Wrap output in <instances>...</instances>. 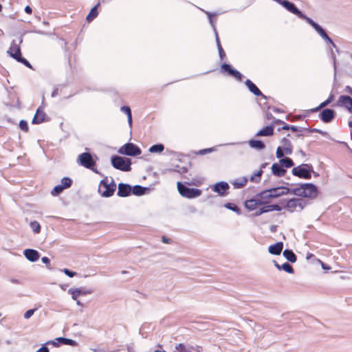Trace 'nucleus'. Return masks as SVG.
<instances>
[{
	"instance_id": "obj_48",
	"label": "nucleus",
	"mask_w": 352,
	"mask_h": 352,
	"mask_svg": "<svg viewBox=\"0 0 352 352\" xmlns=\"http://www.w3.org/2000/svg\"><path fill=\"white\" fill-rule=\"evenodd\" d=\"M270 207H272V211L273 210L280 211L282 210V208H283V207H281V206H280L279 205H277V204L270 205Z\"/></svg>"
},
{
	"instance_id": "obj_39",
	"label": "nucleus",
	"mask_w": 352,
	"mask_h": 352,
	"mask_svg": "<svg viewBox=\"0 0 352 352\" xmlns=\"http://www.w3.org/2000/svg\"><path fill=\"white\" fill-rule=\"evenodd\" d=\"M281 269L289 274H293L294 272L292 266L290 264H289L288 263H283L281 265Z\"/></svg>"
},
{
	"instance_id": "obj_55",
	"label": "nucleus",
	"mask_w": 352,
	"mask_h": 352,
	"mask_svg": "<svg viewBox=\"0 0 352 352\" xmlns=\"http://www.w3.org/2000/svg\"><path fill=\"white\" fill-rule=\"evenodd\" d=\"M282 129L283 130H289V125H288L287 124H285L283 126Z\"/></svg>"
},
{
	"instance_id": "obj_9",
	"label": "nucleus",
	"mask_w": 352,
	"mask_h": 352,
	"mask_svg": "<svg viewBox=\"0 0 352 352\" xmlns=\"http://www.w3.org/2000/svg\"><path fill=\"white\" fill-rule=\"evenodd\" d=\"M293 152V146L290 140L286 138L281 140V146L276 149V155L277 158L280 159L285 155H291Z\"/></svg>"
},
{
	"instance_id": "obj_5",
	"label": "nucleus",
	"mask_w": 352,
	"mask_h": 352,
	"mask_svg": "<svg viewBox=\"0 0 352 352\" xmlns=\"http://www.w3.org/2000/svg\"><path fill=\"white\" fill-rule=\"evenodd\" d=\"M8 53L16 61L23 64L29 68H32L31 64L25 58L22 57L20 47L14 41L11 43V45L8 50Z\"/></svg>"
},
{
	"instance_id": "obj_60",
	"label": "nucleus",
	"mask_w": 352,
	"mask_h": 352,
	"mask_svg": "<svg viewBox=\"0 0 352 352\" xmlns=\"http://www.w3.org/2000/svg\"><path fill=\"white\" fill-rule=\"evenodd\" d=\"M162 240H163V241H164V242H165V243H167V242H168V241H166V239H165V236H163V237H162Z\"/></svg>"
},
{
	"instance_id": "obj_27",
	"label": "nucleus",
	"mask_w": 352,
	"mask_h": 352,
	"mask_svg": "<svg viewBox=\"0 0 352 352\" xmlns=\"http://www.w3.org/2000/svg\"><path fill=\"white\" fill-rule=\"evenodd\" d=\"M283 256L285 258L291 263H295L296 261V256L292 250H285L283 251Z\"/></svg>"
},
{
	"instance_id": "obj_61",
	"label": "nucleus",
	"mask_w": 352,
	"mask_h": 352,
	"mask_svg": "<svg viewBox=\"0 0 352 352\" xmlns=\"http://www.w3.org/2000/svg\"><path fill=\"white\" fill-rule=\"evenodd\" d=\"M201 153H206L207 152V150H203L200 151Z\"/></svg>"
},
{
	"instance_id": "obj_16",
	"label": "nucleus",
	"mask_w": 352,
	"mask_h": 352,
	"mask_svg": "<svg viewBox=\"0 0 352 352\" xmlns=\"http://www.w3.org/2000/svg\"><path fill=\"white\" fill-rule=\"evenodd\" d=\"M335 116V112L330 109H325L320 114V119L325 123L330 122Z\"/></svg>"
},
{
	"instance_id": "obj_53",
	"label": "nucleus",
	"mask_w": 352,
	"mask_h": 352,
	"mask_svg": "<svg viewBox=\"0 0 352 352\" xmlns=\"http://www.w3.org/2000/svg\"><path fill=\"white\" fill-rule=\"evenodd\" d=\"M289 130H291L293 132H296V131H298V128L296 126H289Z\"/></svg>"
},
{
	"instance_id": "obj_7",
	"label": "nucleus",
	"mask_w": 352,
	"mask_h": 352,
	"mask_svg": "<svg viewBox=\"0 0 352 352\" xmlns=\"http://www.w3.org/2000/svg\"><path fill=\"white\" fill-rule=\"evenodd\" d=\"M311 171H313V167L311 164H302L293 168L292 173L299 178L310 179L311 177Z\"/></svg>"
},
{
	"instance_id": "obj_25",
	"label": "nucleus",
	"mask_w": 352,
	"mask_h": 352,
	"mask_svg": "<svg viewBox=\"0 0 352 352\" xmlns=\"http://www.w3.org/2000/svg\"><path fill=\"white\" fill-rule=\"evenodd\" d=\"M261 204V202L260 201L255 199H250L246 201L245 203V208L251 211L256 210Z\"/></svg>"
},
{
	"instance_id": "obj_24",
	"label": "nucleus",
	"mask_w": 352,
	"mask_h": 352,
	"mask_svg": "<svg viewBox=\"0 0 352 352\" xmlns=\"http://www.w3.org/2000/svg\"><path fill=\"white\" fill-rule=\"evenodd\" d=\"M274 134V128L272 126H266L257 132V136H271Z\"/></svg>"
},
{
	"instance_id": "obj_38",
	"label": "nucleus",
	"mask_w": 352,
	"mask_h": 352,
	"mask_svg": "<svg viewBox=\"0 0 352 352\" xmlns=\"http://www.w3.org/2000/svg\"><path fill=\"white\" fill-rule=\"evenodd\" d=\"M263 174L262 170L257 171L254 175L250 177V180L254 182H259L261 175Z\"/></svg>"
},
{
	"instance_id": "obj_12",
	"label": "nucleus",
	"mask_w": 352,
	"mask_h": 352,
	"mask_svg": "<svg viewBox=\"0 0 352 352\" xmlns=\"http://www.w3.org/2000/svg\"><path fill=\"white\" fill-rule=\"evenodd\" d=\"M336 105L344 107L352 113V98L349 96H341L338 98Z\"/></svg>"
},
{
	"instance_id": "obj_4",
	"label": "nucleus",
	"mask_w": 352,
	"mask_h": 352,
	"mask_svg": "<svg viewBox=\"0 0 352 352\" xmlns=\"http://www.w3.org/2000/svg\"><path fill=\"white\" fill-rule=\"evenodd\" d=\"M77 163L88 169L91 170L98 173L96 161L93 159L92 155L89 153H82L80 154L76 160Z\"/></svg>"
},
{
	"instance_id": "obj_13",
	"label": "nucleus",
	"mask_w": 352,
	"mask_h": 352,
	"mask_svg": "<svg viewBox=\"0 0 352 352\" xmlns=\"http://www.w3.org/2000/svg\"><path fill=\"white\" fill-rule=\"evenodd\" d=\"M283 6H284L288 11L292 12V14H296L298 16H302V12L295 6L293 3H291L288 1H281V0H275Z\"/></svg>"
},
{
	"instance_id": "obj_26",
	"label": "nucleus",
	"mask_w": 352,
	"mask_h": 352,
	"mask_svg": "<svg viewBox=\"0 0 352 352\" xmlns=\"http://www.w3.org/2000/svg\"><path fill=\"white\" fill-rule=\"evenodd\" d=\"M100 3H98L94 8H91L89 13L86 17V20L87 22L90 23L95 18L97 17L98 12L97 10V8L99 6Z\"/></svg>"
},
{
	"instance_id": "obj_40",
	"label": "nucleus",
	"mask_w": 352,
	"mask_h": 352,
	"mask_svg": "<svg viewBox=\"0 0 352 352\" xmlns=\"http://www.w3.org/2000/svg\"><path fill=\"white\" fill-rule=\"evenodd\" d=\"M333 98V95L330 96L327 100L322 102L318 107L315 108L314 111H318L319 109L323 108L332 102Z\"/></svg>"
},
{
	"instance_id": "obj_35",
	"label": "nucleus",
	"mask_w": 352,
	"mask_h": 352,
	"mask_svg": "<svg viewBox=\"0 0 352 352\" xmlns=\"http://www.w3.org/2000/svg\"><path fill=\"white\" fill-rule=\"evenodd\" d=\"M145 188L140 186H133V189H131V191L135 195H142L144 193Z\"/></svg>"
},
{
	"instance_id": "obj_10",
	"label": "nucleus",
	"mask_w": 352,
	"mask_h": 352,
	"mask_svg": "<svg viewBox=\"0 0 352 352\" xmlns=\"http://www.w3.org/2000/svg\"><path fill=\"white\" fill-rule=\"evenodd\" d=\"M120 154L129 156H137L141 154V149L133 143H126L119 149Z\"/></svg>"
},
{
	"instance_id": "obj_32",
	"label": "nucleus",
	"mask_w": 352,
	"mask_h": 352,
	"mask_svg": "<svg viewBox=\"0 0 352 352\" xmlns=\"http://www.w3.org/2000/svg\"><path fill=\"white\" fill-rule=\"evenodd\" d=\"M164 145L162 144H155V145L151 146L149 148V151L153 153H160L164 151Z\"/></svg>"
},
{
	"instance_id": "obj_1",
	"label": "nucleus",
	"mask_w": 352,
	"mask_h": 352,
	"mask_svg": "<svg viewBox=\"0 0 352 352\" xmlns=\"http://www.w3.org/2000/svg\"><path fill=\"white\" fill-rule=\"evenodd\" d=\"M292 193L298 197H315L317 196L318 189L313 184H304L294 188Z\"/></svg>"
},
{
	"instance_id": "obj_43",
	"label": "nucleus",
	"mask_w": 352,
	"mask_h": 352,
	"mask_svg": "<svg viewBox=\"0 0 352 352\" xmlns=\"http://www.w3.org/2000/svg\"><path fill=\"white\" fill-rule=\"evenodd\" d=\"M270 211H272V207H270V205L265 206H263L261 208H260L259 210L256 212V215H260L262 213L267 212H270Z\"/></svg>"
},
{
	"instance_id": "obj_49",
	"label": "nucleus",
	"mask_w": 352,
	"mask_h": 352,
	"mask_svg": "<svg viewBox=\"0 0 352 352\" xmlns=\"http://www.w3.org/2000/svg\"><path fill=\"white\" fill-rule=\"evenodd\" d=\"M72 298L76 300L80 295V291L78 289H76L72 292Z\"/></svg>"
},
{
	"instance_id": "obj_42",
	"label": "nucleus",
	"mask_w": 352,
	"mask_h": 352,
	"mask_svg": "<svg viewBox=\"0 0 352 352\" xmlns=\"http://www.w3.org/2000/svg\"><path fill=\"white\" fill-rule=\"evenodd\" d=\"M298 17L300 18V19H305L314 28H315V27L318 26V23L314 22L311 19H310V18L307 17V16L304 15L302 13V16H298Z\"/></svg>"
},
{
	"instance_id": "obj_28",
	"label": "nucleus",
	"mask_w": 352,
	"mask_h": 352,
	"mask_svg": "<svg viewBox=\"0 0 352 352\" xmlns=\"http://www.w3.org/2000/svg\"><path fill=\"white\" fill-rule=\"evenodd\" d=\"M314 29L324 39H325L326 41L331 43H333V41L331 39V38L329 37L326 32L319 25L315 27Z\"/></svg>"
},
{
	"instance_id": "obj_41",
	"label": "nucleus",
	"mask_w": 352,
	"mask_h": 352,
	"mask_svg": "<svg viewBox=\"0 0 352 352\" xmlns=\"http://www.w3.org/2000/svg\"><path fill=\"white\" fill-rule=\"evenodd\" d=\"M64 190V188L61 185L56 186L54 189L52 190L51 194L53 196L58 195L60 192H62Z\"/></svg>"
},
{
	"instance_id": "obj_34",
	"label": "nucleus",
	"mask_w": 352,
	"mask_h": 352,
	"mask_svg": "<svg viewBox=\"0 0 352 352\" xmlns=\"http://www.w3.org/2000/svg\"><path fill=\"white\" fill-rule=\"evenodd\" d=\"M30 228L33 230V232L36 234H38L41 232V226L39 223L36 221H32L30 224Z\"/></svg>"
},
{
	"instance_id": "obj_22",
	"label": "nucleus",
	"mask_w": 352,
	"mask_h": 352,
	"mask_svg": "<svg viewBox=\"0 0 352 352\" xmlns=\"http://www.w3.org/2000/svg\"><path fill=\"white\" fill-rule=\"evenodd\" d=\"M245 84L249 89V90L257 96H263L262 92L260 89L249 79L246 80Z\"/></svg>"
},
{
	"instance_id": "obj_20",
	"label": "nucleus",
	"mask_w": 352,
	"mask_h": 352,
	"mask_svg": "<svg viewBox=\"0 0 352 352\" xmlns=\"http://www.w3.org/2000/svg\"><path fill=\"white\" fill-rule=\"evenodd\" d=\"M283 248V242H278L275 243L274 245H272L269 246L268 251L270 254L274 255H279Z\"/></svg>"
},
{
	"instance_id": "obj_19",
	"label": "nucleus",
	"mask_w": 352,
	"mask_h": 352,
	"mask_svg": "<svg viewBox=\"0 0 352 352\" xmlns=\"http://www.w3.org/2000/svg\"><path fill=\"white\" fill-rule=\"evenodd\" d=\"M24 255L28 260L32 262H35L39 258V253L32 249H27L24 251Z\"/></svg>"
},
{
	"instance_id": "obj_23",
	"label": "nucleus",
	"mask_w": 352,
	"mask_h": 352,
	"mask_svg": "<svg viewBox=\"0 0 352 352\" xmlns=\"http://www.w3.org/2000/svg\"><path fill=\"white\" fill-rule=\"evenodd\" d=\"M248 181V179L247 177H242L235 179L233 182H231V184L234 188H241L246 185Z\"/></svg>"
},
{
	"instance_id": "obj_21",
	"label": "nucleus",
	"mask_w": 352,
	"mask_h": 352,
	"mask_svg": "<svg viewBox=\"0 0 352 352\" xmlns=\"http://www.w3.org/2000/svg\"><path fill=\"white\" fill-rule=\"evenodd\" d=\"M272 173L278 177H283L285 175L286 170L283 168L280 164L274 163L272 166Z\"/></svg>"
},
{
	"instance_id": "obj_63",
	"label": "nucleus",
	"mask_w": 352,
	"mask_h": 352,
	"mask_svg": "<svg viewBox=\"0 0 352 352\" xmlns=\"http://www.w3.org/2000/svg\"><path fill=\"white\" fill-rule=\"evenodd\" d=\"M1 9H2V6H1V5L0 4V12L1 11Z\"/></svg>"
},
{
	"instance_id": "obj_30",
	"label": "nucleus",
	"mask_w": 352,
	"mask_h": 352,
	"mask_svg": "<svg viewBox=\"0 0 352 352\" xmlns=\"http://www.w3.org/2000/svg\"><path fill=\"white\" fill-rule=\"evenodd\" d=\"M56 340L59 342H60L63 344H67V345H70V346H76L78 345V343L75 340H72V339L65 338H58Z\"/></svg>"
},
{
	"instance_id": "obj_37",
	"label": "nucleus",
	"mask_w": 352,
	"mask_h": 352,
	"mask_svg": "<svg viewBox=\"0 0 352 352\" xmlns=\"http://www.w3.org/2000/svg\"><path fill=\"white\" fill-rule=\"evenodd\" d=\"M72 179L69 177H64L61 179V186L64 188V189L68 188L72 185Z\"/></svg>"
},
{
	"instance_id": "obj_33",
	"label": "nucleus",
	"mask_w": 352,
	"mask_h": 352,
	"mask_svg": "<svg viewBox=\"0 0 352 352\" xmlns=\"http://www.w3.org/2000/svg\"><path fill=\"white\" fill-rule=\"evenodd\" d=\"M279 163L282 166H284L285 168H290L294 165L292 160H291L289 157L280 159Z\"/></svg>"
},
{
	"instance_id": "obj_50",
	"label": "nucleus",
	"mask_w": 352,
	"mask_h": 352,
	"mask_svg": "<svg viewBox=\"0 0 352 352\" xmlns=\"http://www.w3.org/2000/svg\"><path fill=\"white\" fill-rule=\"evenodd\" d=\"M41 261H42L44 263H45V264L47 265V267L49 269H50V268H51V267H50V259H49L47 257H46V256L43 257V258H41Z\"/></svg>"
},
{
	"instance_id": "obj_58",
	"label": "nucleus",
	"mask_w": 352,
	"mask_h": 352,
	"mask_svg": "<svg viewBox=\"0 0 352 352\" xmlns=\"http://www.w3.org/2000/svg\"><path fill=\"white\" fill-rule=\"evenodd\" d=\"M275 266L278 269V270H280L281 269V266L279 265L276 262H275Z\"/></svg>"
},
{
	"instance_id": "obj_17",
	"label": "nucleus",
	"mask_w": 352,
	"mask_h": 352,
	"mask_svg": "<svg viewBox=\"0 0 352 352\" xmlns=\"http://www.w3.org/2000/svg\"><path fill=\"white\" fill-rule=\"evenodd\" d=\"M46 114L41 107L37 109L36 113L32 119V124H38L45 120Z\"/></svg>"
},
{
	"instance_id": "obj_52",
	"label": "nucleus",
	"mask_w": 352,
	"mask_h": 352,
	"mask_svg": "<svg viewBox=\"0 0 352 352\" xmlns=\"http://www.w3.org/2000/svg\"><path fill=\"white\" fill-rule=\"evenodd\" d=\"M25 11L26 13H28L29 14H31L32 13V8L29 6H27L25 8Z\"/></svg>"
},
{
	"instance_id": "obj_57",
	"label": "nucleus",
	"mask_w": 352,
	"mask_h": 352,
	"mask_svg": "<svg viewBox=\"0 0 352 352\" xmlns=\"http://www.w3.org/2000/svg\"><path fill=\"white\" fill-rule=\"evenodd\" d=\"M274 122H275L276 124H281V123H283V121H281V120H275V121H274Z\"/></svg>"
},
{
	"instance_id": "obj_56",
	"label": "nucleus",
	"mask_w": 352,
	"mask_h": 352,
	"mask_svg": "<svg viewBox=\"0 0 352 352\" xmlns=\"http://www.w3.org/2000/svg\"><path fill=\"white\" fill-rule=\"evenodd\" d=\"M186 172H187V168H182V170L179 171V173H186Z\"/></svg>"
},
{
	"instance_id": "obj_29",
	"label": "nucleus",
	"mask_w": 352,
	"mask_h": 352,
	"mask_svg": "<svg viewBox=\"0 0 352 352\" xmlns=\"http://www.w3.org/2000/svg\"><path fill=\"white\" fill-rule=\"evenodd\" d=\"M249 144L251 147L255 148L258 150L263 149L265 144L260 140H252L249 142Z\"/></svg>"
},
{
	"instance_id": "obj_6",
	"label": "nucleus",
	"mask_w": 352,
	"mask_h": 352,
	"mask_svg": "<svg viewBox=\"0 0 352 352\" xmlns=\"http://www.w3.org/2000/svg\"><path fill=\"white\" fill-rule=\"evenodd\" d=\"M111 164L115 168L122 171H130L131 169V160L120 156H113L111 157Z\"/></svg>"
},
{
	"instance_id": "obj_11",
	"label": "nucleus",
	"mask_w": 352,
	"mask_h": 352,
	"mask_svg": "<svg viewBox=\"0 0 352 352\" xmlns=\"http://www.w3.org/2000/svg\"><path fill=\"white\" fill-rule=\"evenodd\" d=\"M289 189L287 187H278L271 188L265 192L267 193L266 197H278L282 195H286L289 194Z\"/></svg>"
},
{
	"instance_id": "obj_46",
	"label": "nucleus",
	"mask_w": 352,
	"mask_h": 352,
	"mask_svg": "<svg viewBox=\"0 0 352 352\" xmlns=\"http://www.w3.org/2000/svg\"><path fill=\"white\" fill-rule=\"evenodd\" d=\"M63 271L69 277H74L76 274L75 272L70 271L67 268H65Z\"/></svg>"
},
{
	"instance_id": "obj_51",
	"label": "nucleus",
	"mask_w": 352,
	"mask_h": 352,
	"mask_svg": "<svg viewBox=\"0 0 352 352\" xmlns=\"http://www.w3.org/2000/svg\"><path fill=\"white\" fill-rule=\"evenodd\" d=\"M36 352H50L49 349L46 346H42L37 350Z\"/></svg>"
},
{
	"instance_id": "obj_54",
	"label": "nucleus",
	"mask_w": 352,
	"mask_h": 352,
	"mask_svg": "<svg viewBox=\"0 0 352 352\" xmlns=\"http://www.w3.org/2000/svg\"><path fill=\"white\" fill-rule=\"evenodd\" d=\"M345 89L349 94L352 95V88L351 87L346 86Z\"/></svg>"
},
{
	"instance_id": "obj_44",
	"label": "nucleus",
	"mask_w": 352,
	"mask_h": 352,
	"mask_svg": "<svg viewBox=\"0 0 352 352\" xmlns=\"http://www.w3.org/2000/svg\"><path fill=\"white\" fill-rule=\"evenodd\" d=\"M19 127L22 131H23L25 132H28L29 130L28 122L25 120L20 121Z\"/></svg>"
},
{
	"instance_id": "obj_3",
	"label": "nucleus",
	"mask_w": 352,
	"mask_h": 352,
	"mask_svg": "<svg viewBox=\"0 0 352 352\" xmlns=\"http://www.w3.org/2000/svg\"><path fill=\"white\" fill-rule=\"evenodd\" d=\"M283 208L289 212L301 211L306 206V201L302 199L292 198L282 203Z\"/></svg>"
},
{
	"instance_id": "obj_15",
	"label": "nucleus",
	"mask_w": 352,
	"mask_h": 352,
	"mask_svg": "<svg viewBox=\"0 0 352 352\" xmlns=\"http://www.w3.org/2000/svg\"><path fill=\"white\" fill-rule=\"evenodd\" d=\"M229 189V185L228 183L224 182H221L219 183H217L214 187L213 190L220 195H226L228 194V190Z\"/></svg>"
},
{
	"instance_id": "obj_2",
	"label": "nucleus",
	"mask_w": 352,
	"mask_h": 352,
	"mask_svg": "<svg viewBox=\"0 0 352 352\" xmlns=\"http://www.w3.org/2000/svg\"><path fill=\"white\" fill-rule=\"evenodd\" d=\"M116 189V184L111 179V182H109L107 177L102 179L98 186L99 193L104 197H109L113 195Z\"/></svg>"
},
{
	"instance_id": "obj_59",
	"label": "nucleus",
	"mask_w": 352,
	"mask_h": 352,
	"mask_svg": "<svg viewBox=\"0 0 352 352\" xmlns=\"http://www.w3.org/2000/svg\"><path fill=\"white\" fill-rule=\"evenodd\" d=\"M349 126L352 128V121L349 122Z\"/></svg>"
},
{
	"instance_id": "obj_45",
	"label": "nucleus",
	"mask_w": 352,
	"mask_h": 352,
	"mask_svg": "<svg viewBox=\"0 0 352 352\" xmlns=\"http://www.w3.org/2000/svg\"><path fill=\"white\" fill-rule=\"evenodd\" d=\"M217 45H218V48H219V55H220L221 58H222L223 56H225V52L220 44L219 39L218 37H217Z\"/></svg>"
},
{
	"instance_id": "obj_8",
	"label": "nucleus",
	"mask_w": 352,
	"mask_h": 352,
	"mask_svg": "<svg viewBox=\"0 0 352 352\" xmlns=\"http://www.w3.org/2000/svg\"><path fill=\"white\" fill-rule=\"evenodd\" d=\"M177 186L179 194L182 197L188 199H192L199 197L201 194V190L196 188H188L180 182H177Z\"/></svg>"
},
{
	"instance_id": "obj_14",
	"label": "nucleus",
	"mask_w": 352,
	"mask_h": 352,
	"mask_svg": "<svg viewBox=\"0 0 352 352\" xmlns=\"http://www.w3.org/2000/svg\"><path fill=\"white\" fill-rule=\"evenodd\" d=\"M221 69L223 72H227L229 75L233 76L238 80H241L242 75L241 74L237 71L232 68L231 65L228 64H223L221 67Z\"/></svg>"
},
{
	"instance_id": "obj_36",
	"label": "nucleus",
	"mask_w": 352,
	"mask_h": 352,
	"mask_svg": "<svg viewBox=\"0 0 352 352\" xmlns=\"http://www.w3.org/2000/svg\"><path fill=\"white\" fill-rule=\"evenodd\" d=\"M226 208H227L228 209H230L235 212H236L237 214H240L241 213V210L240 208L234 204H232V203H228L225 205Z\"/></svg>"
},
{
	"instance_id": "obj_47",
	"label": "nucleus",
	"mask_w": 352,
	"mask_h": 352,
	"mask_svg": "<svg viewBox=\"0 0 352 352\" xmlns=\"http://www.w3.org/2000/svg\"><path fill=\"white\" fill-rule=\"evenodd\" d=\"M34 309H29L25 313L24 318L28 319L34 314Z\"/></svg>"
},
{
	"instance_id": "obj_18",
	"label": "nucleus",
	"mask_w": 352,
	"mask_h": 352,
	"mask_svg": "<svg viewBox=\"0 0 352 352\" xmlns=\"http://www.w3.org/2000/svg\"><path fill=\"white\" fill-rule=\"evenodd\" d=\"M131 192V187L125 184L120 183L118 184V196L124 197L129 196Z\"/></svg>"
},
{
	"instance_id": "obj_62",
	"label": "nucleus",
	"mask_w": 352,
	"mask_h": 352,
	"mask_svg": "<svg viewBox=\"0 0 352 352\" xmlns=\"http://www.w3.org/2000/svg\"><path fill=\"white\" fill-rule=\"evenodd\" d=\"M154 352H165V351H161L156 350Z\"/></svg>"
},
{
	"instance_id": "obj_31",
	"label": "nucleus",
	"mask_w": 352,
	"mask_h": 352,
	"mask_svg": "<svg viewBox=\"0 0 352 352\" xmlns=\"http://www.w3.org/2000/svg\"><path fill=\"white\" fill-rule=\"evenodd\" d=\"M121 111L126 114L127 116V120L128 122L130 125L132 124V115H131V111L129 107L128 106H123L121 107Z\"/></svg>"
}]
</instances>
